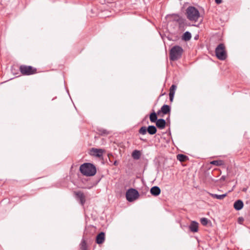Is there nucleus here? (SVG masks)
I'll use <instances>...</instances> for the list:
<instances>
[{
  "mask_svg": "<svg viewBox=\"0 0 250 250\" xmlns=\"http://www.w3.org/2000/svg\"><path fill=\"white\" fill-rule=\"evenodd\" d=\"M80 171L84 176H92L96 173V168L93 164L85 163L80 166Z\"/></svg>",
  "mask_w": 250,
  "mask_h": 250,
  "instance_id": "obj_1",
  "label": "nucleus"
},
{
  "mask_svg": "<svg viewBox=\"0 0 250 250\" xmlns=\"http://www.w3.org/2000/svg\"><path fill=\"white\" fill-rule=\"evenodd\" d=\"M188 19L191 21H197L200 17L199 11L193 6L187 8L186 13Z\"/></svg>",
  "mask_w": 250,
  "mask_h": 250,
  "instance_id": "obj_2",
  "label": "nucleus"
},
{
  "mask_svg": "<svg viewBox=\"0 0 250 250\" xmlns=\"http://www.w3.org/2000/svg\"><path fill=\"white\" fill-rule=\"evenodd\" d=\"M184 52L183 48L178 45L172 47L169 51V59L171 61H177L181 58Z\"/></svg>",
  "mask_w": 250,
  "mask_h": 250,
  "instance_id": "obj_3",
  "label": "nucleus"
},
{
  "mask_svg": "<svg viewBox=\"0 0 250 250\" xmlns=\"http://www.w3.org/2000/svg\"><path fill=\"white\" fill-rule=\"evenodd\" d=\"M215 54L220 60H225L227 57L225 46L223 43L219 44L215 49Z\"/></svg>",
  "mask_w": 250,
  "mask_h": 250,
  "instance_id": "obj_4",
  "label": "nucleus"
},
{
  "mask_svg": "<svg viewBox=\"0 0 250 250\" xmlns=\"http://www.w3.org/2000/svg\"><path fill=\"white\" fill-rule=\"evenodd\" d=\"M19 69L23 75H31L37 73V69L36 68L29 65H21Z\"/></svg>",
  "mask_w": 250,
  "mask_h": 250,
  "instance_id": "obj_5",
  "label": "nucleus"
},
{
  "mask_svg": "<svg viewBox=\"0 0 250 250\" xmlns=\"http://www.w3.org/2000/svg\"><path fill=\"white\" fill-rule=\"evenodd\" d=\"M125 196L127 201L133 202L138 198L139 194L137 190L130 188L126 191Z\"/></svg>",
  "mask_w": 250,
  "mask_h": 250,
  "instance_id": "obj_6",
  "label": "nucleus"
},
{
  "mask_svg": "<svg viewBox=\"0 0 250 250\" xmlns=\"http://www.w3.org/2000/svg\"><path fill=\"white\" fill-rule=\"evenodd\" d=\"M147 132L150 135H154L157 132V128L154 125H149L147 128L142 126L139 130V133L142 135H145Z\"/></svg>",
  "mask_w": 250,
  "mask_h": 250,
  "instance_id": "obj_7",
  "label": "nucleus"
},
{
  "mask_svg": "<svg viewBox=\"0 0 250 250\" xmlns=\"http://www.w3.org/2000/svg\"><path fill=\"white\" fill-rule=\"evenodd\" d=\"M74 194L76 196L77 198L79 199L81 204L82 205H83L85 202V196L83 193L81 191H75Z\"/></svg>",
  "mask_w": 250,
  "mask_h": 250,
  "instance_id": "obj_8",
  "label": "nucleus"
},
{
  "mask_svg": "<svg viewBox=\"0 0 250 250\" xmlns=\"http://www.w3.org/2000/svg\"><path fill=\"white\" fill-rule=\"evenodd\" d=\"M104 152V150L102 149L92 148L91 149V152L92 154L97 157H100L102 156Z\"/></svg>",
  "mask_w": 250,
  "mask_h": 250,
  "instance_id": "obj_9",
  "label": "nucleus"
},
{
  "mask_svg": "<svg viewBox=\"0 0 250 250\" xmlns=\"http://www.w3.org/2000/svg\"><path fill=\"white\" fill-rule=\"evenodd\" d=\"M170 112V107L167 104H164L162 106L161 109L157 112V114H159L161 112L164 114H169Z\"/></svg>",
  "mask_w": 250,
  "mask_h": 250,
  "instance_id": "obj_10",
  "label": "nucleus"
},
{
  "mask_svg": "<svg viewBox=\"0 0 250 250\" xmlns=\"http://www.w3.org/2000/svg\"><path fill=\"white\" fill-rule=\"evenodd\" d=\"M105 240V233L103 232H100L96 238V242L98 244H103Z\"/></svg>",
  "mask_w": 250,
  "mask_h": 250,
  "instance_id": "obj_11",
  "label": "nucleus"
},
{
  "mask_svg": "<svg viewBox=\"0 0 250 250\" xmlns=\"http://www.w3.org/2000/svg\"><path fill=\"white\" fill-rule=\"evenodd\" d=\"M177 86L174 84H172L169 89V100L170 102H172L174 98V95L175 94V90L176 89Z\"/></svg>",
  "mask_w": 250,
  "mask_h": 250,
  "instance_id": "obj_12",
  "label": "nucleus"
},
{
  "mask_svg": "<svg viewBox=\"0 0 250 250\" xmlns=\"http://www.w3.org/2000/svg\"><path fill=\"white\" fill-rule=\"evenodd\" d=\"M198 223L195 221H192L189 226L190 230L193 232H197L198 230Z\"/></svg>",
  "mask_w": 250,
  "mask_h": 250,
  "instance_id": "obj_13",
  "label": "nucleus"
},
{
  "mask_svg": "<svg viewBox=\"0 0 250 250\" xmlns=\"http://www.w3.org/2000/svg\"><path fill=\"white\" fill-rule=\"evenodd\" d=\"M244 206V204L242 201L240 200H238L236 201H235L233 205L234 208L237 210H239L241 209Z\"/></svg>",
  "mask_w": 250,
  "mask_h": 250,
  "instance_id": "obj_14",
  "label": "nucleus"
},
{
  "mask_svg": "<svg viewBox=\"0 0 250 250\" xmlns=\"http://www.w3.org/2000/svg\"><path fill=\"white\" fill-rule=\"evenodd\" d=\"M166 122L164 119H158L156 122V125L157 127L160 129H163L166 126Z\"/></svg>",
  "mask_w": 250,
  "mask_h": 250,
  "instance_id": "obj_15",
  "label": "nucleus"
},
{
  "mask_svg": "<svg viewBox=\"0 0 250 250\" xmlns=\"http://www.w3.org/2000/svg\"><path fill=\"white\" fill-rule=\"evenodd\" d=\"M150 193L153 196H158L161 193L160 188L157 186H154L150 189Z\"/></svg>",
  "mask_w": 250,
  "mask_h": 250,
  "instance_id": "obj_16",
  "label": "nucleus"
},
{
  "mask_svg": "<svg viewBox=\"0 0 250 250\" xmlns=\"http://www.w3.org/2000/svg\"><path fill=\"white\" fill-rule=\"evenodd\" d=\"M141 153L139 150H135L132 153V157L135 160H138L141 157Z\"/></svg>",
  "mask_w": 250,
  "mask_h": 250,
  "instance_id": "obj_17",
  "label": "nucleus"
},
{
  "mask_svg": "<svg viewBox=\"0 0 250 250\" xmlns=\"http://www.w3.org/2000/svg\"><path fill=\"white\" fill-rule=\"evenodd\" d=\"M81 250H88V246L86 241L83 239L80 245Z\"/></svg>",
  "mask_w": 250,
  "mask_h": 250,
  "instance_id": "obj_18",
  "label": "nucleus"
},
{
  "mask_svg": "<svg viewBox=\"0 0 250 250\" xmlns=\"http://www.w3.org/2000/svg\"><path fill=\"white\" fill-rule=\"evenodd\" d=\"M149 119L152 123L156 122L158 120L157 114L154 111H153L150 114Z\"/></svg>",
  "mask_w": 250,
  "mask_h": 250,
  "instance_id": "obj_19",
  "label": "nucleus"
},
{
  "mask_svg": "<svg viewBox=\"0 0 250 250\" xmlns=\"http://www.w3.org/2000/svg\"><path fill=\"white\" fill-rule=\"evenodd\" d=\"M210 195L214 198H216L219 200H222L227 196V194L218 195L216 194L210 193Z\"/></svg>",
  "mask_w": 250,
  "mask_h": 250,
  "instance_id": "obj_20",
  "label": "nucleus"
},
{
  "mask_svg": "<svg viewBox=\"0 0 250 250\" xmlns=\"http://www.w3.org/2000/svg\"><path fill=\"white\" fill-rule=\"evenodd\" d=\"M191 38V34L188 31L186 32L182 36V39L185 41H189Z\"/></svg>",
  "mask_w": 250,
  "mask_h": 250,
  "instance_id": "obj_21",
  "label": "nucleus"
},
{
  "mask_svg": "<svg viewBox=\"0 0 250 250\" xmlns=\"http://www.w3.org/2000/svg\"><path fill=\"white\" fill-rule=\"evenodd\" d=\"M177 159L180 162H185L188 159V156L180 154L177 155Z\"/></svg>",
  "mask_w": 250,
  "mask_h": 250,
  "instance_id": "obj_22",
  "label": "nucleus"
},
{
  "mask_svg": "<svg viewBox=\"0 0 250 250\" xmlns=\"http://www.w3.org/2000/svg\"><path fill=\"white\" fill-rule=\"evenodd\" d=\"M210 164L216 166H220L223 165L224 164V162L223 161L221 160H214L210 162Z\"/></svg>",
  "mask_w": 250,
  "mask_h": 250,
  "instance_id": "obj_23",
  "label": "nucleus"
},
{
  "mask_svg": "<svg viewBox=\"0 0 250 250\" xmlns=\"http://www.w3.org/2000/svg\"><path fill=\"white\" fill-rule=\"evenodd\" d=\"M201 223L203 226H206L208 223V219L206 218H202L200 220Z\"/></svg>",
  "mask_w": 250,
  "mask_h": 250,
  "instance_id": "obj_24",
  "label": "nucleus"
},
{
  "mask_svg": "<svg viewBox=\"0 0 250 250\" xmlns=\"http://www.w3.org/2000/svg\"><path fill=\"white\" fill-rule=\"evenodd\" d=\"M244 221V219L242 217H239L238 219V222L239 224H242Z\"/></svg>",
  "mask_w": 250,
  "mask_h": 250,
  "instance_id": "obj_25",
  "label": "nucleus"
},
{
  "mask_svg": "<svg viewBox=\"0 0 250 250\" xmlns=\"http://www.w3.org/2000/svg\"><path fill=\"white\" fill-rule=\"evenodd\" d=\"M215 1L217 4H220L222 2V0H215Z\"/></svg>",
  "mask_w": 250,
  "mask_h": 250,
  "instance_id": "obj_26",
  "label": "nucleus"
},
{
  "mask_svg": "<svg viewBox=\"0 0 250 250\" xmlns=\"http://www.w3.org/2000/svg\"><path fill=\"white\" fill-rule=\"evenodd\" d=\"M114 165L115 166H117L118 165V162L117 161H115L114 162Z\"/></svg>",
  "mask_w": 250,
  "mask_h": 250,
  "instance_id": "obj_27",
  "label": "nucleus"
},
{
  "mask_svg": "<svg viewBox=\"0 0 250 250\" xmlns=\"http://www.w3.org/2000/svg\"><path fill=\"white\" fill-rule=\"evenodd\" d=\"M110 156H112V155L111 154H108V157H109V159H110Z\"/></svg>",
  "mask_w": 250,
  "mask_h": 250,
  "instance_id": "obj_28",
  "label": "nucleus"
},
{
  "mask_svg": "<svg viewBox=\"0 0 250 250\" xmlns=\"http://www.w3.org/2000/svg\"><path fill=\"white\" fill-rule=\"evenodd\" d=\"M103 132L104 133H106V131L105 130H104Z\"/></svg>",
  "mask_w": 250,
  "mask_h": 250,
  "instance_id": "obj_29",
  "label": "nucleus"
},
{
  "mask_svg": "<svg viewBox=\"0 0 250 250\" xmlns=\"http://www.w3.org/2000/svg\"><path fill=\"white\" fill-rule=\"evenodd\" d=\"M221 179H225V177L224 176H222Z\"/></svg>",
  "mask_w": 250,
  "mask_h": 250,
  "instance_id": "obj_30",
  "label": "nucleus"
},
{
  "mask_svg": "<svg viewBox=\"0 0 250 250\" xmlns=\"http://www.w3.org/2000/svg\"><path fill=\"white\" fill-rule=\"evenodd\" d=\"M140 139H141V140H143V141H146L145 140H144V139H143L142 138H140Z\"/></svg>",
  "mask_w": 250,
  "mask_h": 250,
  "instance_id": "obj_31",
  "label": "nucleus"
}]
</instances>
